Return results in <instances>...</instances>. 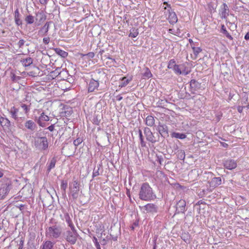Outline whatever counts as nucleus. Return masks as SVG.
Segmentation results:
<instances>
[{
    "label": "nucleus",
    "mask_w": 249,
    "mask_h": 249,
    "mask_svg": "<svg viewBox=\"0 0 249 249\" xmlns=\"http://www.w3.org/2000/svg\"><path fill=\"white\" fill-rule=\"evenodd\" d=\"M139 198L144 201H151L156 198L152 188L147 183H143L141 185L139 192Z\"/></svg>",
    "instance_id": "nucleus-1"
},
{
    "label": "nucleus",
    "mask_w": 249,
    "mask_h": 249,
    "mask_svg": "<svg viewBox=\"0 0 249 249\" xmlns=\"http://www.w3.org/2000/svg\"><path fill=\"white\" fill-rule=\"evenodd\" d=\"M61 227L57 225L48 227L45 230V235L49 239L58 238L61 235Z\"/></svg>",
    "instance_id": "nucleus-2"
},
{
    "label": "nucleus",
    "mask_w": 249,
    "mask_h": 249,
    "mask_svg": "<svg viewBox=\"0 0 249 249\" xmlns=\"http://www.w3.org/2000/svg\"><path fill=\"white\" fill-rule=\"evenodd\" d=\"M35 112H37L38 114L39 115L38 117H35V120L40 126L45 127L46 126L45 122L49 121L50 120L49 117L46 115L41 109H36Z\"/></svg>",
    "instance_id": "nucleus-3"
},
{
    "label": "nucleus",
    "mask_w": 249,
    "mask_h": 249,
    "mask_svg": "<svg viewBox=\"0 0 249 249\" xmlns=\"http://www.w3.org/2000/svg\"><path fill=\"white\" fill-rule=\"evenodd\" d=\"M11 188V182L5 179L0 183V198H3L9 192Z\"/></svg>",
    "instance_id": "nucleus-4"
},
{
    "label": "nucleus",
    "mask_w": 249,
    "mask_h": 249,
    "mask_svg": "<svg viewBox=\"0 0 249 249\" xmlns=\"http://www.w3.org/2000/svg\"><path fill=\"white\" fill-rule=\"evenodd\" d=\"M35 145L39 150H47L49 145L47 138L46 137H37L35 140Z\"/></svg>",
    "instance_id": "nucleus-5"
},
{
    "label": "nucleus",
    "mask_w": 249,
    "mask_h": 249,
    "mask_svg": "<svg viewBox=\"0 0 249 249\" xmlns=\"http://www.w3.org/2000/svg\"><path fill=\"white\" fill-rule=\"evenodd\" d=\"M70 194L73 199H76L79 195V184L77 180H73L69 184Z\"/></svg>",
    "instance_id": "nucleus-6"
},
{
    "label": "nucleus",
    "mask_w": 249,
    "mask_h": 249,
    "mask_svg": "<svg viewBox=\"0 0 249 249\" xmlns=\"http://www.w3.org/2000/svg\"><path fill=\"white\" fill-rule=\"evenodd\" d=\"M78 233L75 228L74 230H71V231H67L65 233V237L66 240L70 243L71 244H74L77 239Z\"/></svg>",
    "instance_id": "nucleus-7"
},
{
    "label": "nucleus",
    "mask_w": 249,
    "mask_h": 249,
    "mask_svg": "<svg viewBox=\"0 0 249 249\" xmlns=\"http://www.w3.org/2000/svg\"><path fill=\"white\" fill-rule=\"evenodd\" d=\"M140 209L144 213L154 214L158 212V207L153 203H148L142 207H140Z\"/></svg>",
    "instance_id": "nucleus-8"
},
{
    "label": "nucleus",
    "mask_w": 249,
    "mask_h": 249,
    "mask_svg": "<svg viewBox=\"0 0 249 249\" xmlns=\"http://www.w3.org/2000/svg\"><path fill=\"white\" fill-rule=\"evenodd\" d=\"M9 112L11 117L16 121H18L24 119V117L21 116L22 113L19 112V109L18 108L13 107L10 109Z\"/></svg>",
    "instance_id": "nucleus-9"
},
{
    "label": "nucleus",
    "mask_w": 249,
    "mask_h": 249,
    "mask_svg": "<svg viewBox=\"0 0 249 249\" xmlns=\"http://www.w3.org/2000/svg\"><path fill=\"white\" fill-rule=\"evenodd\" d=\"M164 5H166L168 7L167 11L169 12L168 20L170 23L174 24L178 21L177 16L174 12H171V7L170 4H169L167 2H164Z\"/></svg>",
    "instance_id": "nucleus-10"
},
{
    "label": "nucleus",
    "mask_w": 249,
    "mask_h": 249,
    "mask_svg": "<svg viewBox=\"0 0 249 249\" xmlns=\"http://www.w3.org/2000/svg\"><path fill=\"white\" fill-rule=\"evenodd\" d=\"M144 134L146 137L147 141L151 142V143H154L158 141L149 127H146L144 128Z\"/></svg>",
    "instance_id": "nucleus-11"
},
{
    "label": "nucleus",
    "mask_w": 249,
    "mask_h": 249,
    "mask_svg": "<svg viewBox=\"0 0 249 249\" xmlns=\"http://www.w3.org/2000/svg\"><path fill=\"white\" fill-rule=\"evenodd\" d=\"M222 183V180L221 178L220 177H214L210 181H209V190L210 191H212V190L217 187L218 186L221 185Z\"/></svg>",
    "instance_id": "nucleus-12"
},
{
    "label": "nucleus",
    "mask_w": 249,
    "mask_h": 249,
    "mask_svg": "<svg viewBox=\"0 0 249 249\" xmlns=\"http://www.w3.org/2000/svg\"><path fill=\"white\" fill-rule=\"evenodd\" d=\"M157 130L161 137H165L168 136V128L166 125L160 123L157 126Z\"/></svg>",
    "instance_id": "nucleus-13"
},
{
    "label": "nucleus",
    "mask_w": 249,
    "mask_h": 249,
    "mask_svg": "<svg viewBox=\"0 0 249 249\" xmlns=\"http://www.w3.org/2000/svg\"><path fill=\"white\" fill-rule=\"evenodd\" d=\"M186 202L184 200L181 199L178 201L176 205L177 213H184L185 210Z\"/></svg>",
    "instance_id": "nucleus-14"
},
{
    "label": "nucleus",
    "mask_w": 249,
    "mask_h": 249,
    "mask_svg": "<svg viewBox=\"0 0 249 249\" xmlns=\"http://www.w3.org/2000/svg\"><path fill=\"white\" fill-rule=\"evenodd\" d=\"M99 86V83L98 81L94 79H91L88 85V92H91L94 91V90L98 89Z\"/></svg>",
    "instance_id": "nucleus-15"
},
{
    "label": "nucleus",
    "mask_w": 249,
    "mask_h": 249,
    "mask_svg": "<svg viewBox=\"0 0 249 249\" xmlns=\"http://www.w3.org/2000/svg\"><path fill=\"white\" fill-rule=\"evenodd\" d=\"M52 22L51 21H48L47 22L44 26L41 27V28L39 30L38 34L41 36H44L47 35L49 28H50V25L51 23H52Z\"/></svg>",
    "instance_id": "nucleus-16"
},
{
    "label": "nucleus",
    "mask_w": 249,
    "mask_h": 249,
    "mask_svg": "<svg viewBox=\"0 0 249 249\" xmlns=\"http://www.w3.org/2000/svg\"><path fill=\"white\" fill-rule=\"evenodd\" d=\"M224 167L229 169L232 170L237 166L236 162L233 160H226L224 163Z\"/></svg>",
    "instance_id": "nucleus-17"
},
{
    "label": "nucleus",
    "mask_w": 249,
    "mask_h": 249,
    "mask_svg": "<svg viewBox=\"0 0 249 249\" xmlns=\"http://www.w3.org/2000/svg\"><path fill=\"white\" fill-rule=\"evenodd\" d=\"M229 7L228 5L224 3L221 7V9L220 11V16L222 18H226L227 17L229 16Z\"/></svg>",
    "instance_id": "nucleus-18"
},
{
    "label": "nucleus",
    "mask_w": 249,
    "mask_h": 249,
    "mask_svg": "<svg viewBox=\"0 0 249 249\" xmlns=\"http://www.w3.org/2000/svg\"><path fill=\"white\" fill-rule=\"evenodd\" d=\"M25 127L31 131H34L36 128V123L32 120H29L25 123Z\"/></svg>",
    "instance_id": "nucleus-19"
},
{
    "label": "nucleus",
    "mask_w": 249,
    "mask_h": 249,
    "mask_svg": "<svg viewBox=\"0 0 249 249\" xmlns=\"http://www.w3.org/2000/svg\"><path fill=\"white\" fill-rule=\"evenodd\" d=\"M21 15L19 12L18 9L17 8L15 11L14 13V19L16 24L17 26H21L22 24V21L20 19Z\"/></svg>",
    "instance_id": "nucleus-20"
},
{
    "label": "nucleus",
    "mask_w": 249,
    "mask_h": 249,
    "mask_svg": "<svg viewBox=\"0 0 249 249\" xmlns=\"http://www.w3.org/2000/svg\"><path fill=\"white\" fill-rule=\"evenodd\" d=\"M54 245V243L50 240L45 241L41 245L40 249H53Z\"/></svg>",
    "instance_id": "nucleus-21"
},
{
    "label": "nucleus",
    "mask_w": 249,
    "mask_h": 249,
    "mask_svg": "<svg viewBox=\"0 0 249 249\" xmlns=\"http://www.w3.org/2000/svg\"><path fill=\"white\" fill-rule=\"evenodd\" d=\"M190 86L193 92H194V91L200 88V84L195 79L191 80Z\"/></svg>",
    "instance_id": "nucleus-22"
},
{
    "label": "nucleus",
    "mask_w": 249,
    "mask_h": 249,
    "mask_svg": "<svg viewBox=\"0 0 249 249\" xmlns=\"http://www.w3.org/2000/svg\"><path fill=\"white\" fill-rule=\"evenodd\" d=\"M0 124L2 127L9 128L11 125L10 121L6 118L1 117L0 118Z\"/></svg>",
    "instance_id": "nucleus-23"
},
{
    "label": "nucleus",
    "mask_w": 249,
    "mask_h": 249,
    "mask_svg": "<svg viewBox=\"0 0 249 249\" xmlns=\"http://www.w3.org/2000/svg\"><path fill=\"white\" fill-rule=\"evenodd\" d=\"M64 219L71 230H74V226L72 223L71 218L68 213H65L64 215Z\"/></svg>",
    "instance_id": "nucleus-24"
},
{
    "label": "nucleus",
    "mask_w": 249,
    "mask_h": 249,
    "mask_svg": "<svg viewBox=\"0 0 249 249\" xmlns=\"http://www.w3.org/2000/svg\"><path fill=\"white\" fill-rule=\"evenodd\" d=\"M181 65H176L174 68L173 69L174 72L178 75L180 74H184V75H187L189 72L188 71H181L180 67Z\"/></svg>",
    "instance_id": "nucleus-25"
},
{
    "label": "nucleus",
    "mask_w": 249,
    "mask_h": 249,
    "mask_svg": "<svg viewBox=\"0 0 249 249\" xmlns=\"http://www.w3.org/2000/svg\"><path fill=\"white\" fill-rule=\"evenodd\" d=\"M145 124L149 126H153L155 124V119L153 116L149 115L145 119Z\"/></svg>",
    "instance_id": "nucleus-26"
},
{
    "label": "nucleus",
    "mask_w": 249,
    "mask_h": 249,
    "mask_svg": "<svg viewBox=\"0 0 249 249\" xmlns=\"http://www.w3.org/2000/svg\"><path fill=\"white\" fill-rule=\"evenodd\" d=\"M220 32L221 33H222L223 35H224L228 38H229L231 40H232L233 39V37L228 33V32L226 30V28L225 25L223 24L221 25Z\"/></svg>",
    "instance_id": "nucleus-27"
},
{
    "label": "nucleus",
    "mask_w": 249,
    "mask_h": 249,
    "mask_svg": "<svg viewBox=\"0 0 249 249\" xmlns=\"http://www.w3.org/2000/svg\"><path fill=\"white\" fill-rule=\"evenodd\" d=\"M131 78L129 79H126L125 77H123L121 79L119 87L121 88L125 87L129 83V82L131 81Z\"/></svg>",
    "instance_id": "nucleus-28"
},
{
    "label": "nucleus",
    "mask_w": 249,
    "mask_h": 249,
    "mask_svg": "<svg viewBox=\"0 0 249 249\" xmlns=\"http://www.w3.org/2000/svg\"><path fill=\"white\" fill-rule=\"evenodd\" d=\"M56 162V160L55 157H53L51 159L47 167V172L48 173L50 172L52 169L54 168Z\"/></svg>",
    "instance_id": "nucleus-29"
},
{
    "label": "nucleus",
    "mask_w": 249,
    "mask_h": 249,
    "mask_svg": "<svg viewBox=\"0 0 249 249\" xmlns=\"http://www.w3.org/2000/svg\"><path fill=\"white\" fill-rule=\"evenodd\" d=\"M22 65L25 67L29 66L33 63V59L31 57H28L21 61Z\"/></svg>",
    "instance_id": "nucleus-30"
},
{
    "label": "nucleus",
    "mask_w": 249,
    "mask_h": 249,
    "mask_svg": "<svg viewBox=\"0 0 249 249\" xmlns=\"http://www.w3.org/2000/svg\"><path fill=\"white\" fill-rule=\"evenodd\" d=\"M171 135L172 138H176L181 140L184 139L186 137V135L185 134L178 132H173Z\"/></svg>",
    "instance_id": "nucleus-31"
},
{
    "label": "nucleus",
    "mask_w": 249,
    "mask_h": 249,
    "mask_svg": "<svg viewBox=\"0 0 249 249\" xmlns=\"http://www.w3.org/2000/svg\"><path fill=\"white\" fill-rule=\"evenodd\" d=\"M55 53L58 54V55H59L60 56H61V57H66L68 56V53L59 49V48H56L55 49Z\"/></svg>",
    "instance_id": "nucleus-32"
},
{
    "label": "nucleus",
    "mask_w": 249,
    "mask_h": 249,
    "mask_svg": "<svg viewBox=\"0 0 249 249\" xmlns=\"http://www.w3.org/2000/svg\"><path fill=\"white\" fill-rule=\"evenodd\" d=\"M177 157L180 160H184L185 157V152L183 150H178L177 153Z\"/></svg>",
    "instance_id": "nucleus-33"
},
{
    "label": "nucleus",
    "mask_w": 249,
    "mask_h": 249,
    "mask_svg": "<svg viewBox=\"0 0 249 249\" xmlns=\"http://www.w3.org/2000/svg\"><path fill=\"white\" fill-rule=\"evenodd\" d=\"M10 77L12 81L13 82H18L21 78L20 76L16 75L13 71L10 72Z\"/></svg>",
    "instance_id": "nucleus-34"
},
{
    "label": "nucleus",
    "mask_w": 249,
    "mask_h": 249,
    "mask_svg": "<svg viewBox=\"0 0 249 249\" xmlns=\"http://www.w3.org/2000/svg\"><path fill=\"white\" fill-rule=\"evenodd\" d=\"M68 183L66 180H62L61 182V189L63 190V195H66V191L67 188Z\"/></svg>",
    "instance_id": "nucleus-35"
},
{
    "label": "nucleus",
    "mask_w": 249,
    "mask_h": 249,
    "mask_svg": "<svg viewBox=\"0 0 249 249\" xmlns=\"http://www.w3.org/2000/svg\"><path fill=\"white\" fill-rule=\"evenodd\" d=\"M138 35L139 32L138 31V29L132 28L130 30V33L129 34V36L135 38L137 37Z\"/></svg>",
    "instance_id": "nucleus-36"
},
{
    "label": "nucleus",
    "mask_w": 249,
    "mask_h": 249,
    "mask_svg": "<svg viewBox=\"0 0 249 249\" xmlns=\"http://www.w3.org/2000/svg\"><path fill=\"white\" fill-rule=\"evenodd\" d=\"M25 20L27 24H31L35 21L34 18L32 15H28L25 18Z\"/></svg>",
    "instance_id": "nucleus-37"
},
{
    "label": "nucleus",
    "mask_w": 249,
    "mask_h": 249,
    "mask_svg": "<svg viewBox=\"0 0 249 249\" xmlns=\"http://www.w3.org/2000/svg\"><path fill=\"white\" fill-rule=\"evenodd\" d=\"M176 65L175 60L172 59L169 61L167 68L169 69H173Z\"/></svg>",
    "instance_id": "nucleus-38"
},
{
    "label": "nucleus",
    "mask_w": 249,
    "mask_h": 249,
    "mask_svg": "<svg viewBox=\"0 0 249 249\" xmlns=\"http://www.w3.org/2000/svg\"><path fill=\"white\" fill-rule=\"evenodd\" d=\"M20 107L23 109V110L24 111V113L26 114H28L30 110V106H28L24 104H21L20 105Z\"/></svg>",
    "instance_id": "nucleus-39"
},
{
    "label": "nucleus",
    "mask_w": 249,
    "mask_h": 249,
    "mask_svg": "<svg viewBox=\"0 0 249 249\" xmlns=\"http://www.w3.org/2000/svg\"><path fill=\"white\" fill-rule=\"evenodd\" d=\"M192 49L193 50V53L196 56V58L197 57L198 54L202 51V50L200 47H192Z\"/></svg>",
    "instance_id": "nucleus-40"
},
{
    "label": "nucleus",
    "mask_w": 249,
    "mask_h": 249,
    "mask_svg": "<svg viewBox=\"0 0 249 249\" xmlns=\"http://www.w3.org/2000/svg\"><path fill=\"white\" fill-rule=\"evenodd\" d=\"M83 141V138L78 137L76 140L73 141V144L75 146H78L80 144H81Z\"/></svg>",
    "instance_id": "nucleus-41"
},
{
    "label": "nucleus",
    "mask_w": 249,
    "mask_h": 249,
    "mask_svg": "<svg viewBox=\"0 0 249 249\" xmlns=\"http://www.w3.org/2000/svg\"><path fill=\"white\" fill-rule=\"evenodd\" d=\"M143 76L147 78H151L152 76V74L149 69L146 68V71L143 74Z\"/></svg>",
    "instance_id": "nucleus-42"
},
{
    "label": "nucleus",
    "mask_w": 249,
    "mask_h": 249,
    "mask_svg": "<svg viewBox=\"0 0 249 249\" xmlns=\"http://www.w3.org/2000/svg\"><path fill=\"white\" fill-rule=\"evenodd\" d=\"M93 241L97 249H101L100 244H99V242H98L97 239L95 237H93Z\"/></svg>",
    "instance_id": "nucleus-43"
},
{
    "label": "nucleus",
    "mask_w": 249,
    "mask_h": 249,
    "mask_svg": "<svg viewBox=\"0 0 249 249\" xmlns=\"http://www.w3.org/2000/svg\"><path fill=\"white\" fill-rule=\"evenodd\" d=\"M99 167H98V169L97 170H96L95 169H94L93 170V172L92 173V177L93 178H94V177H97L99 175Z\"/></svg>",
    "instance_id": "nucleus-44"
},
{
    "label": "nucleus",
    "mask_w": 249,
    "mask_h": 249,
    "mask_svg": "<svg viewBox=\"0 0 249 249\" xmlns=\"http://www.w3.org/2000/svg\"><path fill=\"white\" fill-rule=\"evenodd\" d=\"M50 37H44L43 38V42L44 44H45V45H47L50 42Z\"/></svg>",
    "instance_id": "nucleus-45"
},
{
    "label": "nucleus",
    "mask_w": 249,
    "mask_h": 249,
    "mask_svg": "<svg viewBox=\"0 0 249 249\" xmlns=\"http://www.w3.org/2000/svg\"><path fill=\"white\" fill-rule=\"evenodd\" d=\"M24 43L25 41L23 39H21L18 42V45L19 48H21L24 45Z\"/></svg>",
    "instance_id": "nucleus-46"
},
{
    "label": "nucleus",
    "mask_w": 249,
    "mask_h": 249,
    "mask_svg": "<svg viewBox=\"0 0 249 249\" xmlns=\"http://www.w3.org/2000/svg\"><path fill=\"white\" fill-rule=\"evenodd\" d=\"M138 226V222H134L132 225L130 226V228L132 230H134L135 228Z\"/></svg>",
    "instance_id": "nucleus-47"
},
{
    "label": "nucleus",
    "mask_w": 249,
    "mask_h": 249,
    "mask_svg": "<svg viewBox=\"0 0 249 249\" xmlns=\"http://www.w3.org/2000/svg\"><path fill=\"white\" fill-rule=\"evenodd\" d=\"M140 144H141V146L142 147H145V146H146V143H145V142L144 141V139H143L140 140Z\"/></svg>",
    "instance_id": "nucleus-48"
},
{
    "label": "nucleus",
    "mask_w": 249,
    "mask_h": 249,
    "mask_svg": "<svg viewBox=\"0 0 249 249\" xmlns=\"http://www.w3.org/2000/svg\"><path fill=\"white\" fill-rule=\"evenodd\" d=\"M138 133L140 140L143 139L144 138L142 135V131L141 129H139Z\"/></svg>",
    "instance_id": "nucleus-49"
},
{
    "label": "nucleus",
    "mask_w": 249,
    "mask_h": 249,
    "mask_svg": "<svg viewBox=\"0 0 249 249\" xmlns=\"http://www.w3.org/2000/svg\"><path fill=\"white\" fill-rule=\"evenodd\" d=\"M54 128V124H52L47 127V129H48L49 131H50L51 132L53 131Z\"/></svg>",
    "instance_id": "nucleus-50"
},
{
    "label": "nucleus",
    "mask_w": 249,
    "mask_h": 249,
    "mask_svg": "<svg viewBox=\"0 0 249 249\" xmlns=\"http://www.w3.org/2000/svg\"><path fill=\"white\" fill-rule=\"evenodd\" d=\"M89 58H92L94 56V53L93 52H90L86 54Z\"/></svg>",
    "instance_id": "nucleus-51"
},
{
    "label": "nucleus",
    "mask_w": 249,
    "mask_h": 249,
    "mask_svg": "<svg viewBox=\"0 0 249 249\" xmlns=\"http://www.w3.org/2000/svg\"><path fill=\"white\" fill-rule=\"evenodd\" d=\"M244 107L238 106L237 107V110L239 113H242Z\"/></svg>",
    "instance_id": "nucleus-52"
},
{
    "label": "nucleus",
    "mask_w": 249,
    "mask_h": 249,
    "mask_svg": "<svg viewBox=\"0 0 249 249\" xmlns=\"http://www.w3.org/2000/svg\"><path fill=\"white\" fill-rule=\"evenodd\" d=\"M19 246L18 249H22L23 246V242L22 241H21L20 242Z\"/></svg>",
    "instance_id": "nucleus-53"
},
{
    "label": "nucleus",
    "mask_w": 249,
    "mask_h": 249,
    "mask_svg": "<svg viewBox=\"0 0 249 249\" xmlns=\"http://www.w3.org/2000/svg\"><path fill=\"white\" fill-rule=\"evenodd\" d=\"M40 2L43 5H45L47 2V0H39Z\"/></svg>",
    "instance_id": "nucleus-54"
},
{
    "label": "nucleus",
    "mask_w": 249,
    "mask_h": 249,
    "mask_svg": "<svg viewBox=\"0 0 249 249\" xmlns=\"http://www.w3.org/2000/svg\"><path fill=\"white\" fill-rule=\"evenodd\" d=\"M245 39L247 40H249V32L245 35Z\"/></svg>",
    "instance_id": "nucleus-55"
},
{
    "label": "nucleus",
    "mask_w": 249,
    "mask_h": 249,
    "mask_svg": "<svg viewBox=\"0 0 249 249\" xmlns=\"http://www.w3.org/2000/svg\"><path fill=\"white\" fill-rule=\"evenodd\" d=\"M116 99L118 101H120L122 100L123 97L119 95L116 96Z\"/></svg>",
    "instance_id": "nucleus-56"
},
{
    "label": "nucleus",
    "mask_w": 249,
    "mask_h": 249,
    "mask_svg": "<svg viewBox=\"0 0 249 249\" xmlns=\"http://www.w3.org/2000/svg\"><path fill=\"white\" fill-rule=\"evenodd\" d=\"M221 144L224 147H227L228 146V144L225 142H222Z\"/></svg>",
    "instance_id": "nucleus-57"
},
{
    "label": "nucleus",
    "mask_w": 249,
    "mask_h": 249,
    "mask_svg": "<svg viewBox=\"0 0 249 249\" xmlns=\"http://www.w3.org/2000/svg\"><path fill=\"white\" fill-rule=\"evenodd\" d=\"M3 173L0 171V178H1L3 176Z\"/></svg>",
    "instance_id": "nucleus-58"
},
{
    "label": "nucleus",
    "mask_w": 249,
    "mask_h": 249,
    "mask_svg": "<svg viewBox=\"0 0 249 249\" xmlns=\"http://www.w3.org/2000/svg\"><path fill=\"white\" fill-rule=\"evenodd\" d=\"M166 8H167V7H164V9H166Z\"/></svg>",
    "instance_id": "nucleus-59"
},
{
    "label": "nucleus",
    "mask_w": 249,
    "mask_h": 249,
    "mask_svg": "<svg viewBox=\"0 0 249 249\" xmlns=\"http://www.w3.org/2000/svg\"><path fill=\"white\" fill-rule=\"evenodd\" d=\"M159 162L160 163H161V160H159Z\"/></svg>",
    "instance_id": "nucleus-60"
},
{
    "label": "nucleus",
    "mask_w": 249,
    "mask_h": 249,
    "mask_svg": "<svg viewBox=\"0 0 249 249\" xmlns=\"http://www.w3.org/2000/svg\"><path fill=\"white\" fill-rule=\"evenodd\" d=\"M198 204L201 203V202L198 201Z\"/></svg>",
    "instance_id": "nucleus-61"
},
{
    "label": "nucleus",
    "mask_w": 249,
    "mask_h": 249,
    "mask_svg": "<svg viewBox=\"0 0 249 249\" xmlns=\"http://www.w3.org/2000/svg\"><path fill=\"white\" fill-rule=\"evenodd\" d=\"M198 204L201 203V202L198 201Z\"/></svg>",
    "instance_id": "nucleus-62"
}]
</instances>
